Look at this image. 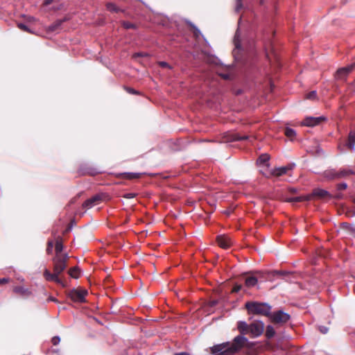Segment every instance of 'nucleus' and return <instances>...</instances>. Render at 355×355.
<instances>
[{
    "instance_id": "obj_1",
    "label": "nucleus",
    "mask_w": 355,
    "mask_h": 355,
    "mask_svg": "<svg viewBox=\"0 0 355 355\" xmlns=\"http://www.w3.org/2000/svg\"><path fill=\"white\" fill-rule=\"evenodd\" d=\"M255 343L250 342L248 339L243 336H237L232 343H224L216 345L211 348V352L214 355H234L243 347L248 349H252Z\"/></svg>"
},
{
    "instance_id": "obj_2",
    "label": "nucleus",
    "mask_w": 355,
    "mask_h": 355,
    "mask_svg": "<svg viewBox=\"0 0 355 355\" xmlns=\"http://www.w3.org/2000/svg\"><path fill=\"white\" fill-rule=\"evenodd\" d=\"M69 259V257L68 255L55 256L53 259V273H51L48 269H45L44 271V277L46 280L49 282H54L64 287L65 284L59 277V275L66 269Z\"/></svg>"
},
{
    "instance_id": "obj_3",
    "label": "nucleus",
    "mask_w": 355,
    "mask_h": 355,
    "mask_svg": "<svg viewBox=\"0 0 355 355\" xmlns=\"http://www.w3.org/2000/svg\"><path fill=\"white\" fill-rule=\"evenodd\" d=\"M264 328V323L260 320H254L250 324L244 321L237 322V329L241 334L239 336L250 335L251 338H257L263 333Z\"/></svg>"
},
{
    "instance_id": "obj_4",
    "label": "nucleus",
    "mask_w": 355,
    "mask_h": 355,
    "mask_svg": "<svg viewBox=\"0 0 355 355\" xmlns=\"http://www.w3.org/2000/svg\"><path fill=\"white\" fill-rule=\"evenodd\" d=\"M245 307L249 313L268 318L272 310V306L268 304L258 302H248L245 303Z\"/></svg>"
},
{
    "instance_id": "obj_5",
    "label": "nucleus",
    "mask_w": 355,
    "mask_h": 355,
    "mask_svg": "<svg viewBox=\"0 0 355 355\" xmlns=\"http://www.w3.org/2000/svg\"><path fill=\"white\" fill-rule=\"evenodd\" d=\"M269 319L274 324L282 326L290 320L291 315L282 310H277L273 313L270 312Z\"/></svg>"
},
{
    "instance_id": "obj_6",
    "label": "nucleus",
    "mask_w": 355,
    "mask_h": 355,
    "mask_svg": "<svg viewBox=\"0 0 355 355\" xmlns=\"http://www.w3.org/2000/svg\"><path fill=\"white\" fill-rule=\"evenodd\" d=\"M88 292L85 289H71L68 292V297L74 302L83 303L85 302V297Z\"/></svg>"
},
{
    "instance_id": "obj_7",
    "label": "nucleus",
    "mask_w": 355,
    "mask_h": 355,
    "mask_svg": "<svg viewBox=\"0 0 355 355\" xmlns=\"http://www.w3.org/2000/svg\"><path fill=\"white\" fill-rule=\"evenodd\" d=\"M106 197V195L104 193H98L96 194L92 198L86 200L83 204V207L86 209H90L96 205H99Z\"/></svg>"
},
{
    "instance_id": "obj_8",
    "label": "nucleus",
    "mask_w": 355,
    "mask_h": 355,
    "mask_svg": "<svg viewBox=\"0 0 355 355\" xmlns=\"http://www.w3.org/2000/svg\"><path fill=\"white\" fill-rule=\"evenodd\" d=\"M354 67L355 63L338 69L335 73V78L338 80L345 79L348 74L354 70Z\"/></svg>"
},
{
    "instance_id": "obj_9",
    "label": "nucleus",
    "mask_w": 355,
    "mask_h": 355,
    "mask_svg": "<svg viewBox=\"0 0 355 355\" xmlns=\"http://www.w3.org/2000/svg\"><path fill=\"white\" fill-rule=\"evenodd\" d=\"M216 242L219 247L223 249L230 248L232 244L233 241L231 238L226 235H219L216 237Z\"/></svg>"
},
{
    "instance_id": "obj_10",
    "label": "nucleus",
    "mask_w": 355,
    "mask_h": 355,
    "mask_svg": "<svg viewBox=\"0 0 355 355\" xmlns=\"http://www.w3.org/2000/svg\"><path fill=\"white\" fill-rule=\"evenodd\" d=\"M325 118L322 116L319 117H306L302 122V125L305 126H315L320 124L322 121H324Z\"/></svg>"
},
{
    "instance_id": "obj_11",
    "label": "nucleus",
    "mask_w": 355,
    "mask_h": 355,
    "mask_svg": "<svg viewBox=\"0 0 355 355\" xmlns=\"http://www.w3.org/2000/svg\"><path fill=\"white\" fill-rule=\"evenodd\" d=\"M143 173H114L113 175L117 178H123L125 180H135V179H139L142 176Z\"/></svg>"
},
{
    "instance_id": "obj_12",
    "label": "nucleus",
    "mask_w": 355,
    "mask_h": 355,
    "mask_svg": "<svg viewBox=\"0 0 355 355\" xmlns=\"http://www.w3.org/2000/svg\"><path fill=\"white\" fill-rule=\"evenodd\" d=\"M309 196H311V200L313 198L318 199H323L330 196V194L328 191L321 189H315L313 190L312 193Z\"/></svg>"
},
{
    "instance_id": "obj_13",
    "label": "nucleus",
    "mask_w": 355,
    "mask_h": 355,
    "mask_svg": "<svg viewBox=\"0 0 355 355\" xmlns=\"http://www.w3.org/2000/svg\"><path fill=\"white\" fill-rule=\"evenodd\" d=\"M354 145H355V131L351 130L348 135V139H347L346 146L350 150H352L354 148Z\"/></svg>"
},
{
    "instance_id": "obj_14",
    "label": "nucleus",
    "mask_w": 355,
    "mask_h": 355,
    "mask_svg": "<svg viewBox=\"0 0 355 355\" xmlns=\"http://www.w3.org/2000/svg\"><path fill=\"white\" fill-rule=\"evenodd\" d=\"M63 250V244L61 238H58L55 243V256H64L68 255L67 254H62Z\"/></svg>"
},
{
    "instance_id": "obj_15",
    "label": "nucleus",
    "mask_w": 355,
    "mask_h": 355,
    "mask_svg": "<svg viewBox=\"0 0 355 355\" xmlns=\"http://www.w3.org/2000/svg\"><path fill=\"white\" fill-rule=\"evenodd\" d=\"M309 200H311L310 196H297V197L287 198L286 200V201L288 202H297L309 201Z\"/></svg>"
},
{
    "instance_id": "obj_16",
    "label": "nucleus",
    "mask_w": 355,
    "mask_h": 355,
    "mask_svg": "<svg viewBox=\"0 0 355 355\" xmlns=\"http://www.w3.org/2000/svg\"><path fill=\"white\" fill-rule=\"evenodd\" d=\"M290 169L291 168L288 166L277 168L273 170V171L272 172V175L274 176L279 177L282 176V175L286 174L287 171Z\"/></svg>"
},
{
    "instance_id": "obj_17",
    "label": "nucleus",
    "mask_w": 355,
    "mask_h": 355,
    "mask_svg": "<svg viewBox=\"0 0 355 355\" xmlns=\"http://www.w3.org/2000/svg\"><path fill=\"white\" fill-rule=\"evenodd\" d=\"M257 282L258 279L256 277L250 276L245 278V285L248 288H251L257 284Z\"/></svg>"
},
{
    "instance_id": "obj_18",
    "label": "nucleus",
    "mask_w": 355,
    "mask_h": 355,
    "mask_svg": "<svg viewBox=\"0 0 355 355\" xmlns=\"http://www.w3.org/2000/svg\"><path fill=\"white\" fill-rule=\"evenodd\" d=\"M80 173L82 175H89L92 176H94L98 174L100 172L96 168L87 167L85 169H83Z\"/></svg>"
},
{
    "instance_id": "obj_19",
    "label": "nucleus",
    "mask_w": 355,
    "mask_h": 355,
    "mask_svg": "<svg viewBox=\"0 0 355 355\" xmlns=\"http://www.w3.org/2000/svg\"><path fill=\"white\" fill-rule=\"evenodd\" d=\"M68 273L72 278L78 279L80 277V270L78 267H73L69 270Z\"/></svg>"
},
{
    "instance_id": "obj_20",
    "label": "nucleus",
    "mask_w": 355,
    "mask_h": 355,
    "mask_svg": "<svg viewBox=\"0 0 355 355\" xmlns=\"http://www.w3.org/2000/svg\"><path fill=\"white\" fill-rule=\"evenodd\" d=\"M284 135L290 140L293 141L296 136V132L293 129L287 127L284 129Z\"/></svg>"
},
{
    "instance_id": "obj_21",
    "label": "nucleus",
    "mask_w": 355,
    "mask_h": 355,
    "mask_svg": "<svg viewBox=\"0 0 355 355\" xmlns=\"http://www.w3.org/2000/svg\"><path fill=\"white\" fill-rule=\"evenodd\" d=\"M275 335V331L273 327L268 325L266 329V337L268 339L272 338Z\"/></svg>"
},
{
    "instance_id": "obj_22",
    "label": "nucleus",
    "mask_w": 355,
    "mask_h": 355,
    "mask_svg": "<svg viewBox=\"0 0 355 355\" xmlns=\"http://www.w3.org/2000/svg\"><path fill=\"white\" fill-rule=\"evenodd\" d=\"M64 19H58L55 21L52 25L49 27L50 31H55L62 25Z\"/></svg>"
},
{
    "instance_id": "obj_23",
    "label": "nucleus",
    "mask_w": 355,
    "mask_h": 355,
    "mask_svg": "<svg viewBox=\"0 0 355 355\" xmlns=\"http://www.w3.org/2000/svg\"><path fill=\"white\" fill-rule=\"evenodd\" d=\"M350 174H354V173L350 171V170H345V169H343V170H340L338 173H337L334 177L335 178H342V177H345V176H347Z\"/></svg>"
},
{
    "instance_id": "obj_24",
    "label": "nucleus",
    "mask_w": 355,
    "mask_h": 355,
    "mask_svg": "<svg viewBox=\"0 0 355 355\" xmlns=\"http://www.w3.org/2000/svg\"><path fill=\"white\" fill-rule=\"evenodd\" d=\"M13 292H15L17 294H20L21 295H25L28 293V290L25 289L22 286H15L13 288Z\"/></svg>"
},
{
    "instance_id": "obj_25",
    "label": "nucleus",
    "mask_w": 355,
    "mask_h": 355,
    "mask_svg": "<svg viewBox=\"0 0 355 355\" xmlns=\"http://www.w3.org/2000/svg\"><path fill=\"white\" fill-rule=\"evenodd\" d=\"M106 8L107 10L113 12H118L120 11V9L114 3H107L106 4Z\"/></svg>"
},
{
    "instance_id": "obj_26",
    "label": "nucleus",
    "mask_w": 355,
    "mask_h": 355,
    "mask_svg": "<svg viewBox=\"0 0 355 355\" xmlns=\"http://www.w3.org/2000/svg\"><path fill=\"white\" fill-rule=\"evenodd\" d=\"M122 26L125 29H135L137 28V26L135 24H132L129 21H123L121 22Z\"/></svg>"
},
{
    "instance_id": "obj_27",
    "label": "nucleus",
    "mask_w": 355,
    "mask_h": 355,
    "mask_svg": "<svg viewBox=\"0 0 355 355\" xmlns=\"http://www.w3.org/2000/svg\"><path fill=\"white\" fill-rule=\"evenodd\" d=\"M17 27L20 30L23 31H25V32H27V33H33L26 25H25V24H24L22 23H18L17 24Z\"/></svg>"
},
{
    "instance_id": "obj_28",
    "label": "nucleus",
    "mask_w": 355,
    "mask_h": 355,
    "mask_svg": "<svg viewBox=\"0 0 355 355\" xmlns=\"http://www.w3.org/2000/svg\"><path fill=\"white\" fill-rule=\"evenodd\" d=\"M249 138L248 136L241 137L239 134H234L232 135V140L233 141H241V140H246Z\"/></svg>"
},
{
    "instance_id": "obj_29",
    "label": "nucleus",
    "mask_w": 355,
    "mask_h": 355,
    "mask_svg": "<svg viewBox=\"0 0 355 355\" xmlns=\"http://www.w3.org/2000/svg\"><path fill=\"white\" fill-rule=\"evenodd\" d=\"M259 162L261 164H265L269 160V156L267 154H263L259 156Z\"/></svg>"
},
{
    "instance_id": "obj_30",
    "label": "nucleus",
    "mask_w": 355,
    "mask_h": 355,
    "mask_svg": "<svg viewBox=\"0 0 355 355\" xmlns=\"http://www.w3.org/2000/svg\"><path fill=\"white\" fill-rule=\"evenodd\" d=\"M53 245H54V243L53 241H48L47 248H46V253L48 254H52Z\"/></svg>"
},
{
    "instance_id": "obj_31",
    "label": "nucleus",
    "mask_w": 355,
    "mask_h": 355,
    "mask_svg": "<svg viewBox=\"0 0 355 355\" xmlns=\"http://www.w3.org/2000/svg\"><path fill=\"white\" fill-rule=\"evenodd\" d=\"M243 0H236V8L235 11L239 12L243 8Z\"/></svg>"
},
{
    "instance_id": "obj_32",
    "label": "nucleus",
    "mask_w": 355,
    "mask_h": 355,
    "mask_svg": "<svg viewBox=\"0 0 355 355\" xmlns=\"http://www.w3.org/2000/svg\"><path fill=\"white\" fill-rule=\"evenodd\" d=\"M316 96H317V93L315 91H312L306 94L307 99L314 100L316 98Z\"/></svg>"
},
{
    "instance_id": "obj_33",
    "label": "nucleus",
    "mask_w": 355,
    "mask_h": 355,
    "mask_svg": "<svg viewBox=\"0 0 355 355\" xmlns=\"http://www.w3.org/2000/svg\"><path fill=\"white\" fill-rule=\"evenodd\" d=\"M242 286L241 284H235L232 288V293H238L241 290Z\"/></svg>"
},
{
    "instance_id": "obj_34",
    "label": "nucleus",
    "mask_w": 355,
    "mask_h": 355,
    "mask_svg": "<svg viewBox=\"0 0 355 355\" xmlns=\"http://www.w3.org/2000/svg\"><path fill=\"white\" fill-rule=\"evenodd\" d=\"M60 342V338L59 336H54L51 339V343L53 345H57Z\"/></svg>"
},
{
    "instance_id": "obj_35",
    "label": "nucleus",
    "mask_w": 355,
    "mask_h": 355,
    "mask_svg": "<svg viewBox=\"0 0 355 355\" xmlns=\"http://www.w3.org/2000/svg\"><path fill=\"white\" fill-rule=\"evenodd\" d=\"M347 187V185L346 183H340L337 184V189L339 191L345 190Z\"/></svg>"
},
{
    "instance_id": "obj_36",
    "label": "nucleus",
    "mask_w": 355,
    "mask_h": 355,
    "mask_svg": "<svg viewBox=\"0 0 355 355\" xmlns=\"http://www.w3.org/2000/svg\"><path fill=\"white\" fill-rule=\"evenodd\" d=\"M137 194L135 193H127L123 195V197L125 198L130 199L135 198Z\"/></svg>"
},
{
    "instance_id": "obj_37",
    "label": "nucleus",
    "mask_w": 355,
    "mask_h": 355,
    "mask_svg": "<svg viewBox=\"0 0 355 355\" xmlns=\"http://www.w3.org/2000/svg\"><path fill=\"white\" fill-rule=\"evenodd\" d=\"M272 273L273 275H286L288 274V272L286 271H278V270H274L272 272Z\"/></svg>"
},
{
    "instance_id": "obj_38",
    "label": "nucleus",
    "mask_w": 355,
    "mask_h": 355,
    "mask_svg": "<svg viewBox=\"0 0 355 355\" xmlns=\"http://www.w3.org/2000/svg\"><path fill=\"white\" fill-rule=\"evenodd\" d=\"M125 89L128 93L132 94H139V92L137 91H136L135 89H134L133 88L126 87Z\"/></svg>"
},
{
    "instance_id": "obj_39",
    "label": "nucleus",
    "mask_w": 355,
    "mask_h": 355,
    "mask_svg": "<svg viewBox=\"0 0 355 355\" xmlns=\"http://www.w3.org/2000/svg\"><path fill=\"white\" fill-rule=\"evenodd\" d=\"M10 282V279L9 278H2V279H0V284H7Z\"/></svg>"
},
{
    "instance_id": "obj_40",
    "label": "nucleus",
    "mask_w": 355,
    "mask_h": 355,
    "mask_svg": "<svg viewBox=\"0 0 355 355\" xmlns=\"http://www.w3.org/2000/svg\"><path fill=\"white\" fill-rule=\"evenodd\" d=\"M320 331L322 334H326L328 331V328L326 327H320Z\"/></svg>"
},
{
    "instance_id": "obj_41",
    "label": "nucleus",
    "mask_w": 355,
    "mask_h": 355,
    "mask_svg": "<svg viewBox=\"0 0 355 355\" xmlns=\"http://www.w3.org/2000/svg\"><path fill=\"white\" fill-rule=\"evenodd\" d=\"M53 1L54 0H44V3H43V5L45 6H49L51 3H52Z\"/></svg>"
},
{
    "instance_id": "obj_42",
    "label": "nucleus",
    "mask_w": 355,
    "mask_h": 355,
    "mask_svg": "<svg viewBox=\"0 0 355 355\" xmlns=\"http://www.w3.org/2000/svg\"><path fill=\"white\" fill-rule=\"evenodd\" d=\"M35 19L33 17H31V16L26 17V21H28L29 22L35 21Z\"/></svg>"
},
{
    "instance_id": "obj_43",
    "label": "nucleus",
    "mask_w": 355,
    "mask_h": 355,
    "mask_svg": "<svg viewBox=\"0 0 355 355\" xmlns=\"http://www.w3.org/2000/svg\"><path fill=\"white\" fill-rule=\"evenodd\" d=\"M174 355H190L189 353L188 352H179V353H175Z\"/></svg>"
},
{
    "instance_id": "obj_44",
    "label": "nucleus",
    "mask_w": 355,
    "mask_h": 355,
    "mask_svg": "<svg viewBox=\"0 0 355 355\" xmlns=\"http://www.w3.org/2000/svg\"><path fill=\"white\" fill-rule=\"evenodd\" d=\"M235 45L236 48H239V44L236 42V37L234 38Z\"/></svg>"
},
{
    "instance_id": "obj_45",
    "label": "nucleus",
    "mask_w": 355,
    "mask_h": 355,
    "mask_svg": "<svg viewBox=\"0 0 355 355\" xmlns=\"http://www.w3.org/2000/svg\"><path fill=\"white\" fill-rule=\"evenodd\" d=\"M162 64V66H166V65H167V64H166V62H162V64Z\"/></svg>"
},
{
    "instance_id": "obj_46",
    "label": "nucleus",
    "mask_w": 355,
    "mask_h": 355,
    "mask_svg": "<svg viewBox=\"0 0 355 355\" xmlns=\"http://www.w3.org/2000/svg\"><path fill=\"white\" fill-rule=\"evenodd\" d=\"M290 191H291V192H293V193L295 192V189H291Z\"/></svg>"
},
{
    "instance_id": "obj_47",
    "label": "nucleus",
    "mask_w": 355,
    "mask_h": 355,
    "mask_svg": "<svg viewBox=\"0 0 355 355\" xmlns=\"http://www.w3.org/2000/svg\"><path fill=\"white\" fill-rule=\"evenodd\" d=\"M354 202L355 203V198H354Z\"/></svg>"
}]
</instances>
